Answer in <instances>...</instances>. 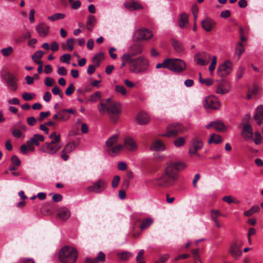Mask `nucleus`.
<instances>
[{"mask_svg": "<svg viewBox=\"0 0 263 263\" xmlns=\"http://www.w3.org/2000/svg\"><path fill=\"white\" fill-rule=\"evenodd\" d=\"M71 58V57L70 54H64L60 57V61L69 64Z\"/></svg>", "mask_w": 263, "mask_h": 263, "instance_id": "57", "label": "nucleus"}, {"mask_svg": "<svg viewBox=\"0 0 263 263\" xmlns=\"http://www.w3.org/2000/svg\"><path fill=\"white\" fill-rule=\"evenodd\" d=\"M118 257L122 260L127 259L130 256V253L127 252H121L118 254Z\"/></svg>", "mask_w": 263, "mask_h": 263, "instance_id": "63", "label": "nucleus"}, {"mask_svg": "<svg viewBox=\"0 0 263 263\" xmlns=\"http://www.w3.org/2000/svg\"><path fill=\"white\" fill-rule=\"evenodd\" d=\"M44 141V137L43 135L39 134H35L33 137H31L29 140L27 141V144H32L33 145L39 146L40 142Z\"/></svg>", "mask_w": 263, "mask_h": 263, "instance_id": "25", "label": "nucleus"}, {"mask_svg": "<svg viewBox=\"0 0 263 263\" xmlns=\"http://www.w3.org/2000/svg\"><path fill=\"white\" fill-rule=\"evenodd\" d=\"M183 132V128L179 124H170L167 128V132L163 135L166 137H175Z\"/></svg>", "mask_w": 263, "mask_h": 263, "instance_id": "16", "label": "nucleus"}, {"mask_svg": "<svg viewBox=\"0 0 263 263\" xmlns=\"http://www.w3.org/2000/svg\"><path fill=\"white\" fill-rule=\"evenodd\" d=\"M70 211L65 207H62L58 210L57 216L63 221L67 220L70 217Z\"/></svg>", "mask_w": 263, "mask_h": 263, "instance_id": "22", "label": "nucleus"}, {"mask_svg": "<svg viewBox=\"0 0 263 263\" xmlns=\"http://www.w3.org/2000/svg\"><path fill=\"white\" fill-rule=\"evenodd\" d=\"M33 96H34V94L29 92H24L22 95V97L25 101H30L33 99Z\"/></svg>", "mask_w": 263, "mask_h": 263, "instance_id": "62", "label": "nucleus"}, {"mask_svg": "<svg viewBox=\"0 0 263 263\" xmlns=\"http://www.w3.org/2000/svg\"><path fill=\"white\" fill-rule=\"evenodd\" d=\"M75 88L73 83H71L69 86L67 88L65 91V94L67 96H70L74 91Z\"/></svg>", "mask_w": 263, "mask_h": 263, "instance_id": "61", "label": "nucleus"}, {"mask_svg": "<svg viewBox=\"0 0 263 263\" xmlns=\"http://www.w3.org/2000/svg\"><path fill=\"white\" fill-rule=\"evenodd\" d=\"M211 127H214L216 130L219 132H223L226 130V126L220 121L211 122L205 126L206 129H210Z\"/></svg>", "mask_w": 263, "mask_h": 263, "instance_id": "23", "label": "nucleus"}, {"mask_svg": "<svg viewBox=\"0 0 263 263\" xmlns=\"http://www.w3.org/2000/svg\"><path fill=\"white\" fill-rule=\"evenodd\" d=\"M101 97L100 91H96L90 96L89 101L92 102H97Z\"/></svg>", "mask_w": 263, "mask_h": 263, "instance_id": "47", "label": "nucleus"}, {"mask_svg": "<svg viewBox=\"0 0 263 263\" xmlns=\"http://www.w3.org/2000/svg\"><path fill=\"white\" fill-rule=\"evenodd\" d=\"M142 220L140 218H136L133 223L132 228V235L135 238H137L141 234L140 224Z\"/></svg>", "mask_w": 263, "mask_h": 263, "instance_id": "21", "label": "nucleus"}, {"mask_svg": "<svg viewBox=\"0 0 263 263\" xmlns=\"http://www.w3.org/2000/svg\"><path fill=\"white\" fill-rule=\"evenodd\" d=\"M78 257L76 249L68 246L63 247L59 253V259L62 263H74Z\"/></svg>", "mask_w": 263, "mask_h": 263, "instance_id": "4", "label": "nucleus"}, {"mask_svg": "<svg viewBox=\"0 0 263 263\" xmlns=\"http://www.w3.org/2000/svg\"><path fill=\"white\" fill-rule=\"evenodd\" d=\"M245 51V48L243 47V44L241 42H238L236 45L235 48L236 53L238 54V58L240 57L242 53Z\"/></svg>", "mask_w": 263, "mask_h": 263, "instance_id": "40", "label": "nucleus"}, {"mask_svg": "<svg viewBox=\"0 0 263 263\" xmlns=\"http://www.w3.org/2000/svg\"><path fill=\"white\" fill-rule=\"evenodd\" d=\"M12 135L16 138H20L22 136V132L17 127L13 128L12 129Z\"/></svg>", "mask_w": 263, "mask_h": 263, "instance_id": "54", "label": "nucleus"}, {"mask_svg": "<svg viewBox=\"0 0 263 263\" xmlns=\"http://www.w3.org/2000/svg\"><path fill=\"white\" fill-rule=\"evenodd\" d=\"M136 121L139 124H145L149 121V117L146 113L141 111L137 115Z\"/></svg>", "mask_w": 263, "mask_h": 263, "instance_id": "28", "label": "nucleus"}, {"mask_svg": "<svg viewBox=\"0 0 263 263\" xmlns=\"http://www.w3.org/2000/svg\"><path fill=\"white\" fill-rule=\"evenodd\" d=\"M11 161L12 163V164L15 165L17 166H19L21 165V161L20 160V159L16 156V155H13L12 156L11 158Z\"/></svg>", "mask_w": 263, "mask_h": 263, "instance_id": "59", "label": "nucleus"}, {"mask_svg": "<svg viewBox=\"0 0 263 263\" xmlns=\"http://www.w3.org/2000/svg\"><path fill=\"white\" fill-rule=\"evenodd\" d=\"M115 91L118 93H120L122 95H126V90L125 87L123 85H116L115 86Z\"/></svg>", "mask_w": 263, "mask_h": 263, "instance_id": "53", "label": "nucleus"}, {"mask_svg": "<svg viewBox=\"0 0 263 263\" xmlns=\"http://www.w3.org/2000/svg\"><path fill=\"white\" fill-rule=\"evenodd\" d=\"M188 22V17H179L178 20V25L181 28L187 27Z\"/></svg>", "mask_w": 263, "mask_h": 263, "instance_id": "44", "label": "nucleus"}, {"mask_svg": "<svg viewBox=\"0 0 263 263\" xmlns=\"http://www.w3.org/2000/svg\"><path fill=\"white\" fill-rule=\"evenodd\" d=\"M143 50V45L140 43H135L129 48V53L130 57H134L142 53Z\"/></svg>", "mask_w": 263, "mask_h": 263, "instance_id": "19", "label": "nucleus"}, {"mask_svg": "<svg viewBox=\"0 0 263 263\" xmlns=\"http://www.w3.org/2000/svg\"><path fill=\"white\" fill-rule=\"evenodd\" d=\"M120 181V176L118 175L115 176L111 181L112 187L114 189L116 188L118 186Z\"/></svg>", "mask_w": 263, "mask_h": 263, "instance_id": "60", "label": "nucleus"}, {"mask_svg": "<svg viewBox=\"0 0 263 263\" xmlns=\"http://www.w3.org/2000/svg\"><path fill=\"white\" fill-rule=\"evenodd\" d=\"M49 27L44 23L40 24L36 27V30L41 36H45L48 34Z\"/></svg>", "mask_w": 263, "mask_h": 263, "instance_id": "32", "label": "nucleus"}, {"mask_svg": "<svg viewBox=\"0 0 263 263\" xmlns=\"http://www.w3.org/2000/svg\"><path fill=\"white\" fill-rule=\"evenodd\" d=\"M108 185L107 181L103 179H99L93 182L92 185L87 187V190L97 194L103 192L107 188Z\"/></svg>", "mask_w": 263, "mask_h": 263, "instance_id": "8", "label": "nucleus"}, {"mask_svg": "<svg viewBox=\"0 0 263 263\" xmlns=\"http://www.w3.org/2000/svg\"><path fill=\"white\" fill-rule=\"evenodd\" d=\"M153 36L151 31L145 28H140L134 33L133 40L135 42L148 40Z\"/></svg>", "mask_w": 263, "mask_h": 263, "instance_id": "9", "label": "nucleus"}, {"mask_svg": "<svg viewBox=\"0 0 263 263\" xmlns=\"http://www.w3.org/2000/svg\"><path fill=\"white\" fill-rule=\"evenodd\" d=\"M222 140L223 139L220 136L215 134H213L211 135L210 138L208 141V143L209 144H219L221 143Z\"/></svg>", "mask_w": 263, "mask_h": 263, "instance_id": "34", "label": "nucleus"}, {"mask_svg": "<svg viewBox=\"0 0 263 263\" xmlns=\"http://www.w3.org/2000/svg\"><path fill=\"white\" fill-rule=\"evenodd\" d=\"M13 49L12 47L9 46L7 48H2L1 50V53L4 57H8L13 52Z\"/></svg>", "mask_w": 263, "mask_h": 263, "instance_id": "42", "label": "nucleus"}, {"mask_svg": "<svg viewBox=\"0 0 263 263\" xmlns=\"http://www.w3.org/2000/svg\"><path fill=\"white\" fill-rule=\"evenodd\" d=\"M149 67V61L144 56H139L136 58H132L129 70L134 73L146 72Z\"/></svg>", "mask_w": 263, "mask_h": 263, "instance_id": "3", "label": "nucleus"}, {"mask_svg": "<svg viewBox=\"0 0 263 263\" xmlns=\"http://www.w3.org/2000/svg\"><path fill=\"white\" fill-rule=\"evenodd\" d=\"M241 134L245 139L252 138L253 130L252 126L249 123L244 124Z\"/></svg>", "mask_w": 263, "mask_h": 263, "instance_id": "20", "label": "nucleus"}, {"mask_svg": "<svg viewBox=\"0 0 263 263\" xmlns=\"http://www.w3.org/2000/svg\"><path fill=\"white\" fill-rule=\"evenodd\" d=\"M169 63H168V59H166L164 60L163 62L162 63H158L156 65V68L157 69H159L161 68H165L169 69Z\"/></svg>", "mask_w": 263, "mask_h": 263, "instance_id": "52", "label": "nucleus"}, {"mask_svg": "<svg viewBox=\"0 0 263 263\" xmlns=\"http://www.w3.org/2000/svg\"><path fill=\"white\" fill-rule=\"evenodd\" d=\"M98 108L101 115L107 114L112 122L116 123L118 120L121 112L120 104L114 102L111 98L101 100Z\"/></svg>", "mask_w": 263, "mask_h": 263, "instance_id": "2", "label": "nucleus"}, {"mask_svg": "<svg viewBox=\"0 0 263 263\" xmlns=\"http://www.w3.org/2000/svg\"><path fill=\"white\" fill-rule=\"evenodd\" d=\"M259 211V207L258 206H253L250 210L244 212V215L246 217H250Z\"/></svg>", "mask_w": 263, "mask_h": 263, "instance_id": "37", "label": "nucleus"}, {"mask_svg": "<svg viewBox=\"0 0 263 263\" xmlns=\"http://www.w3.org/2000/svg\"><path fill=\"white\" fill-rule=\"evenodd\" d=\"M169 70L177 73H181L186 69V63L182 59L177 58L168 59Z\"/></svg>", "mask_w": 263, "mask_h": 263, "instance_id": "6", "label": "nucleus"}, {"mask_svg": "<svg viewBox=\"0 0 263 263\" xmlns=\"http://www.w3.org/2000/svg\"><path fill=\"white\" fill-rule=\"evenodd\" d=\"M233 64L230 60H227L221 64L217 69L218 74L224 78L229 74L232 70Z\"/></svg>", "mask_w": 263, "mask_h": 263, "instance_id": "13", "label": "nucleus"}, {"mask_svg": "<svg viewBox=\"0 0 263 263\" xmlns=\"http://www.w3.org/2000/svg\"><path fill=\"white\" fill-rule=\"evenodd\" d=\"M118 138V135H115L109 138L106 141L105 144L107 147L106 151L111 156L118 155L123 148L124 146L122 144H117Z\"/></svg>", "mask_w": 263, "mask_h": 263, "instance_id": "5", "label": "nucleus"}, {"mask_svg": "<svg viewBox=\"0 0 263 263\" xmlns=\"http://www.w3.org/2000/svg\"><path fill=\"white\" fill-rule=\"evenodd\" d=\"M171 44L175 50L178 53H182L184 50L183 44L176 39L171 40Z\"/></svg>", "mask_w": 263, "mask_h": 263, "instance_id": "30", "label": "nucleus"}, {"mask_svg": "<svg viewBox=\"0 0 263 263\" xmlns=\"http://www.w3.org/2000/svg\"><path fill=\"white\" fill-rule=\"evenodd\" d=\"M3 78L10 90L15 91L17 89V79L14 74L9 72H7L3 76Z\"/></svg>", "mask_w": 263, "mask_h": 263, "instance_id": "11", "label": "nucleus"}, {"mask_svg": "<svg viewBox=\"0 0 263 263\" xmlns=\"http://www.w3.org/2000/svg\"><path fill=\"white\" fill-rule=\"evenodd\" d=\"M203 104L206 109H217L220 106L218 99L214 96L206 97L204 99Z\"/></svg>", "mask_w": 263, "mask_h": 263, "instance_id": "10", "label": "nucleus"}, {"mask_svg": "<svg viewBox=\"0 0 263 263\" xmlns=\"http://www.w3.org/2000/svg\"><path fill=\"white\" fill-rule=\"evenodd\" d=\"M73 43H74V39L72 38H70L67 40L66 41V46L67 47V49L69 51H71L73 49Z\"/></svg>", "mask_w": 263, "mask_h": 263, "instance_id": "58", "label": "nucleus"}, {"mask_svg": "<svg viewBox=\"0 0 263 263\" xmlns=\"http://www.w3.org/2000/svg\"><path fill=\"white\" fill-rule=\"evenodd\" d=\"M169 258L170 255L168 254H165L161 255L160 258L155 260L154 263H166Z\"/></svg>", "mask_w": 263, "mask_h": 263, "instance_id": "48", "label": "nucleus"}, {"mask_svg": "<svg viewBox=\"0 0 263 263\" xmlns=\"http://www.w3.org/2000/svg\"><path fill=\"white\" fill-rule=\"evenodd\" d=\"M165 148V145L161 140H156L154 142L151 146L152 151H161Z\"/></svg>", "mask_w": 263, "mask_h": 263, "instance_id": "33", "label": "nucleus"}, {"mask_svg": "<svg viewBox=\"0 0 263 263\" xmlns=\"http://www.w3.org/2000/svg\"><path fill=\"white\" fill-rule=\"evenodd\" d=\"M153 223V220L151 218H146L144 220L142 221L140 224L141 231L147 229Z\"/></svg>", "mask_w": 263, "mask_h": 263, "instance_id": "38", "label": "nucleus"}, {"mask_svg": "<svg viewBox=\"0 0 263 263\" xmlns=\"http://www.w3.org/2000/svg\"><path fill=\"white\" fill-rule=\"evenodd\" d=\"M125 7L129 10H135L143 8L142 5L134 1H130L125 4Z\"/></svg>", "mask_w": 263, "mask_h": 263, "instance_id": "31", "label": "nucleus"}, {"mask_svg": "<svg viewBox=\"0 0 263 263\" xmlns=\"http://www.w3.org/2000/svg\"><path fill=\"white\" fill-rule=\"evenodd\" d=\"M59 144H51V142H45L39 147V151L50 155L55 154L61 148Z\"/></svg>", "mask_w": 263, "mask_h": 263, "instance_id": "14", "label": "nucleus"}, {"mask_svg": "<svg viewBox=\"0 0 263 263\" xmlns=\"http://www.w3.org/2000/svg\"><path fill=\"white\" fill-rule=\"evenodd\" d=\"M49 137L52 139L50 142L51 144H59V142L60 141V135L59 134L57 135L56 133L54 132L51 134Z\"/></svg>", "mask_w": 263, "mask_h": 263, "instance_id": "41", "label": "nucleus"}, {"mask_svg": "<svg viewBox=\"0 0 263 263\" xmlns=\"http://www.w3.org/2000/svg\"><path fill=\"white\" fill-rule=\"evenodd\" d=\"M210 58L211 57L209 53L204 51H200L195 54L194 60L196 64L204 66L209 63Z\"/></svg>", "mask_w": 263, "mask_h": 263, "instance_id": "12", "label": "nucleus"}, {"mask_svg": "<svg viewBox=\"0 0 263 263\" xmlns=\"http://www.w3.org/2000/svg\"><path fill=\"white\" fill-rule=\"evenodd\" d=\"M186 167L181 161H170L166 163L162 175L154 180L153 183L159 187L169 188L175 185L179 177V172Z\"/></svg>", "mask_w": 263, "mask_h": 263, "instance_id": "1", "label": "nucleus"}, {"mask_svg": "<svg viewBox=\"0 0 263 263\" xmlns=\"http://www.w3.org/2000/svg\"><path fill=\"white\" fill-rule=\"evenodd\" d=\"M76 110L73 109H60L53 116L52 119L58 123L66 122L70 118V114H75Z\"/></svg>", "mask_w": 263, "mask_h": 263, "instance_id": "7", "label": "nucleus"}, {"mask_svg": "<svg viewBox=\"0 0 263 263\" xmlns=\"http://www.w3.org/2000/svg\"><path fill=\"white\" fill-rule=\"evenodd\" d=\"M70 3L71 4V8L72 9H77L79 8L81 5V2L79 0L76 1H72V2Z\"/></svg>", "mask_w": 263, "mask_h": 263, "instance_id": "64", "label": "nucleus"}, {"mask_svg": "<svg viewBox=\"0 0 263 263\" xmlns=\"http://www.w3.org/2000/svg\"><path fill=\"white\" fill-rule=\"evenodd\" d=\"M105 260V255L102 252H100L97 257L93 259L89 257L85 258V263H103Z\"/></svg>", "mask_w": 263, "mask_h": 263, "instance_id": "24", "label": "nucleus"}, {"mask_svg": "<svg viewBox=\"0 0 263 263\" xmlns=\"http://www.w3.org/2000/svg\"><path fill=\"white\" fill-rule=\"evenodd\" d=\"M124 146L129 151H133L137 148V145L131 137H126L124 140Z\"/></svg>", "mask_w": 263, "mask_h": 263, "instance_id": "27", "label": "nucleus"}, {"mask_svg": "<svg viewBox=\"0 0 263 263\" xmlns=\"http://www.w3.org/2000/svg\"><path fill=\"white\" fill-rule=\"evenodd\" d=\"M254 119L256 121L258 125L261 124L263 120V106L259 105L256 109L255 115H254Z\"/></svg>", "mask_w": 263, "mask_h": 263, "instance_id": "29", "label": "nucleus"}, {"mask_svg": "<svg viewBox=\"0 0 263 263\" xmlns=\"http://www.w3.org/2000/svg\"><path fill=\"white\" fill-rule=\"evenodd\" d=\"M95 22V17H88L87 22L86 28L90 31H91L93 27V24Z\"/></svg>", "mask_w": 263, "mask_h": 263, "instance_id": "49", "label": "nucleus"}, {"mask_svg": "<svg viewBox=\"0 0 263 263\" xmlns=\"http://www.w3.org/2000/svg\"><path fill=\"white\" fill-rule=\"evenodd\" d=\"M229 90L224 88V83L220 82L218 84L216 92L221 95H224L228 92Z\"/></svg>", "mask_w": 263, "mask_h": 263, "instance_id": "35", "label": "nucleus"}, {"mask_svg": "<svg viewBox=\"0 0 263 263\" xmlns=\"http://www.w3.org/2000/svg\"><path fill=\"white\" fill-rule=\"evenodd\" d=\"M78 145V144L74 141L68 143L62 151L61 158L64 161H67L69 158L67 154L71 152Z\"/></svg>", "mask_w": 263, "mask_h": 263, "instance_id": "18", "label": "nucleus"}, {"mask_svg": "<svg viewBox=\"0 0 263 263\" xmlns=\"http://www.w3.org/2000/svg\"><path fill=\"white\" fill-rule=\"evenodd\" d=\"M199 81L201 83L204 84L208 86H211L213 84V81L212 79L202 78L201 73H199Z\"/></svg>", "mask_w": 263, "mask_h": 263, "instance_id": "46", "label": "nucleus"}, {"mask_svg": "<svg viewBox=\"0 0 263 263\" xmlns=\"http://www.w3.org/2000/svg\"><path fill=\"white\" fill-rule=\"evenodd\" d=\"M202 28L206 31H210L215 26V23L209 17L201 22Z\"/></svg>", "mask_w": 263, "mask_h": 263, "instance_id": "26", "label": "nucleus"}, {"mask_svg": "<svg viewBox=\"0 0 263 263\" xmlns=\"http://www.w3.org/2000/svg\"><path fill=\"white\" fill-rule=\"evenodd\" d=\"M144 251L143 250H141L138 253L136 257V261L138 263H145L144 260Z\"/></svg>", "mask_w": 263, "mask_h": 263, "instance_id": "50", "label": "nucleus"}, {"mask_svg": "<svg viewBox=\"0 0 263 263\" xmlns=\"http://www.w3.org/2000/svg\"><path fill=\"white\" fill-rule=\"evenodd\" d=\"M41 213L43 215H47L51 214L49 205L48 204H45L42 206L41 209Z\"/></svg>", "mask_w": 263, "mask_h": 263, "instance_id": "51", "label": "nucleus"}, {"mask_svg": "<svg viewBox=\"0 0 263 263\" xmlns=\"http://www.w3.org/2000/svg\"><path fill=\"white\" fill-rule=\"evenodd\" d=\"M203 143L201 139L196 137L193 138L192 140V146L189 150L190 155H198V151L201 149Z\"/></svg>", "mask_w": 263, "mask_h": 263, "instance_id": "17", "label": "nucleus"}, {"mask_svg": "<svg viewBox=\"0 0 263 263\" xmlns=\"http://www.w3.org/2000/svg\"><path fill=\"white\" fill-rule=\"evenodd\" d=\"M185 138L180 137L177 138L174 141V144L176 147H180L183 146L185 144Z\"/></svg>", "mask_w": 263, "mask_h": 263, "instance_id": "45", "label": "nucleus"}, {"mask_svg": "<svg viewBox=\"0 0 263 263\" xmlns=\"http://www.w3.org/2000/svg\"><path fill=\"white\" fill-rule=\"evenodd\" d=\"M103 59V54L102 53H99L94 56L92 59L93 62L95 64V66L96 67H99L100 65V62Z\"/></svg>", "mask_w": 263, "mask_h": 263, "instance_id": "36", "label": "nucleus"}, {"mask_svg": "<svg viewBox=\"0 0 263 263\" xmlns=\"http://www.w3.org/2000/svg\"><path fill=\"white\" fill-rule=\"evenodd\" d=\"M44 55V52L42 50H38L35 52L32 56L31 58L33 61L41 59Z\"/></svg>", "mask_w": 263, "mask_h": 263, "instance_id": "56", "label": "nucleus"}, {"mask_svg": "<svg viewBox=\"0 0 263 263\" xmlns=\"http://www.w3.org/2000/svg\"><path fill=\"white\" fill-rule=\"evenodd\" d=\"M122 63L121 64V68L125 66L126 63H129V66L130 65L132 62V57L128 54H124L122 57Z\"/></svg>", "mask_w": 263, "mask_h": 263, "instance_id": "39", "label": "nucleus"}, {"mask_svg": "<svg viewBox=\"0 0 263 263\" xmlns=\"http://www.w3.org/2000/svg\"><path fill=\"white\" fill-rule=\"evenodd\" d=\"M217 63V58L216 57L214 56L212 58V62L209 66V69L211 73L212 74L214 70H215L216 65Z\"/></svg>", "mask_w": 263, "mask_h": 263, "instance_id": "55", "label": "nucleus"}, {"mask_svg": "<svg viewBox=\"0 0 263 263\" xmlns=\"http://www.w3.org/2000/svg\"><path fill=\"white\" fill-rule=\"evenodd\" d=\"M241 245L240 241L235 240L230 246L229 252L235 259H237L242 254L240 250Z\"/></svg>", "mask_w": 263, "mask_h": 263, "instance_id": "15", "label": "nucleus"}, {"mask_svg": "<svg viewBox=\"0 0 263 263\" xmlns=\"http://www.w3.org/2000/svg\"><path fill=\"white\" fill-rule=\"evenodd\" d=\"M211 216L212 219L215 221L218 220V218L222 216L220 212L217 210H212L211 211Z\"/></svg>", "mask_w": 263, "mask_h": 263, "instance_id": "43", "label": "nucleus"}]
</instances>
